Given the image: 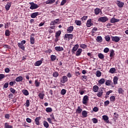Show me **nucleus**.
I'll list each match as a JSON object with an SVG mask.
<instances>
[{
  "label": "nucleus",
  "instance_id": "f257e3e1",
  "mask_svg": "<svg viewBox=\"0 0 128 128\" xmlns=\"http://www.w3.org/2000/svg\"><path fill=\"white\" fill-rule=\"evenodd\" d=\"M29 4L30 5V10H36V8H39L38 5L34 4V2H29Z\"/></svg>",
  "mask_w": 128,
  "mask_h": 128
},
{
  "label": "nucleus",
  "instance_id": "f03ea898",
  "mask_svg": "<svg viewBox=\"0 0 128 128\" xmlns=\"http://www.w3.org/2000/svg\"><path fill=\"white\" fill-rule=\"evenodd\" d=\"M74 38V35L72 34H65L64 36V40H72Z\"/></svg>",
  "mask_w": 128,
  "mask_h": 128
},
{
  "label": "nucleus",
  "instance_id": "7ed1b4c3",
  "mask_svg": "<svg viewBox=\"0 0 128 128\" xmlns=\"http://www.w3.org/2000/svg\"><path fill=\"white\" fill-rule=\"evenodd\" d=\"M88 100H89L88 96L87 95H86L83 97L82 102L83 104L86 105V104L88 102Z\"/></svg>",
  "mask_w": 128,
  "mask_h": 128
},
{
  "label": "nucleus",
  "instance_id": "20e7f679",
  "mask_svg": "<svg viewBox=\"0 0 128 128\" xmlns=\"http://www.w3.org/2000/svg\"><path fill=\"white\" fill-rule=\"evenodd\" d=\"M98 20L102 22H108V18L106 16H102L99 18Z\"/></svg>",
  "mask_w": 128,
  "mask_h": 128
},
{
  "label": "nucleus",
  "instance_id": "39448f33",
  "mask_svg": "<svg viewBox=\"0 0 128 128\" xmlns=\"http://www.w3.org/2000/svg\"><path fill=\"white\" fill-rule=\"evenodd\" d=\"M116 4H117L118 6L120 8H123L124 6V2L118 0H116Z\"/></svg>",
  "mask_w": 128,
  "mask_h": 128
},
{
  "label": "nucleus",
  "instance_id": "423d86ee",
  "mask_svg": "<svg viewBox=\"0 0 128 128\" xmlns=\"http://www.w3.org/2000/svg\"><path fill=\"white\" fill-rule=\"evenodd\" d=\"M103 88H100V90L98 91V92L96 94L98 98H102V94H104V90H102Z\"/></svg>",
  "mask_w": 128,
  "mask_h": 128
},
{
  "label": "nucleus",
  "instance_id": "0eeeda50",
  "mask_svg": "<svg viewBox=\"0 0 128 128\" xmlns=\"http://www.w3.org/2000/svg\"><path fill=\"white\" fill-rule=\"evenodd\" d=\"M111 38L112 42H118L119 40H120V37L116 36H111Z\"/></svg>",
  "mask_w": 128,
  "mask_h": 128
},
{
  "label": "nucleus",
  "instance_id": "6e6552de",
  "mask_svg": "<svg viewBox=\"0 0 128 128\" xmlns=\"http://www.w3.org/2000/svg\"><path fill=\"white\" fill-rule=\"evenodd\" d=\"M68 80V76H62V78L60 80V82H62V84H66V82Z\"/></svg>",
  "mask_w": 128,
  "mask_h": 128
},
{
  "label": "nucleus",
  "instance_id": "1a4fd4ad",
  "mask_svg": "<svg viewBox=\"0 0 128 128\" xmlns=\"http://www.w3.org/2000/svg\"><path fill=\"white\" fill-rule=\"evenodd\" d=\"M78 46H79L78 44H76L73 47L72 50V54H74V52H76V50H78Z\"/></svg>",
  "mask_w": 128,
  "mask_h": 128
},
{
  "label": "nucleus",
  "instance_id": "9d476101",
  "mask_svg": "<svg viewBox=\"0 0 128 128\" xmlns=\"http://www.w3.org/2000/svg\"><path fill=\"white\" fill-rule=\"evenodd\" d=\"M38 16H40V12H35L31 14L30 17L32 18H36Z\"/></svg>",
  "mask_w": 128,
  "mask_h": 128
},
{
  "label": "nucleus",
  "instance_id": "9b49d317",
  "mask_svg": "<svg viewBox=\"0 0 128 128\" xmlns=\"http://www.w3.org/2000/svg\"><path fill=\"white\" fill-rule=\"evenodd\" d=\"M73 31L74 26H70L66 30V32L68 34H72V32Z\"/></svg>",
  "mask_w": 128,
  "mask_h": 128
},
{
  "label": "nucleus",
  "instance_id": "f8f14e48",
  "mask_svg": "<svg viewBox=\"0 0 128 128\" xmlns=\"http://www.w3.org/2000/svg\"><path fill=\"white\" fill-rule=\"evenodd\" d=\"M92 26H94V24L92 22V19H89L88 20L87 22H86V26L88 28H90Z\"/></svg>",
  "mask_w": 128,
  "mask_h": 128
},
{
  "label": "nucleus",
  "instance_id": "ddd939ff",
  "mask_svg": "<svg viewBox=\"0 0 128 128\" xmlns=\"http://www.w3.org/2000/svg\"><path fill=\"white\" fill-rule=\"evenodd\" d=\"M120 22V19H117L114 18H112L110 20L111 24H115V22Z\"/></svg>",
  "mask_w": 128,
  "mask_h": 128
},
{
  "label": "nucleus",
  "instance_id": "4468645a",
  "mask_svg": "<svg viewBox=\"0 0 128 128\" xmlns=\"http://www.w3.org/2000/svg\"><path fill=\"white\" fill-rule=\"evenodd\" d=\"M102 120H104L106 124H109L110 121L108 120V116L104 115L102 116Z\"/></svg>",
  "mask_w": 128,
  "mask_h": 128
},
{
  "label": "nucleus",
  "instance_id": "2eb2a0df",
  "mask_svg": "<svg viewBox=\"0 0 128 128\" xmlns=\"http://www.w3.org/2000/svg\"><path fill=\"white\" fill-rule=\"evenodd\" d=\"M40 117H37L35 118L34 122L36 126H40Z\"/></svg>",
  "mask_w": 128,
  "mask_h": 128
},
{
  "label": "nucleus",
  "instance_id": "dca6fc26",
  "mask_svg": "<svg viewBox=\"0 0 128 128\" xmlns=\"http://www.w3.org/2000/svg\"><path fill=\"white\" fill-rule=\"evenodd\" d=\"M42 64V60H40L36 62L34 64L35 66H40V64Z\"/></svg>",
  "mask_w": 128,
  "mask_h": 128
},
{
  "label": "nucleus",
  "instance_id": "f3484780",
  "mask_svg": "<svg viewBox=\"0 0 128 128\" xmlns=\"http://www.w3.org/2000/svg\"><path fill=\"white\" fill-rule=\"evenodd\" d=\"M55 50L56 52H62L64 50V48L60 46H56Z\"/></svg>",
  "mask_w": 128,
  "mask_h": 128
},
{
  "label": "nucleus",
  "instance_id": "a211bd4d",
  "mask_svg": "<svg viewBox=\"0 0 128 128\" xmlns=\"http://www.w3.org/2000/svg\"><path fill=\"white\" fill-rule=\"evenodd\" d=\"M92 90L94 92H98V86L95 85L92 87Z\"/></svg>",
  "mask_w": 128,
  "mask_h": 128
},
{
  "label": "nucleus",
  "instance_id": "6ab92c4d",
  "mask_svg": "<svg viewBox=\"0 0 128 128\" xmlns=\"http://www.w3.org/2000/svg\"><path fill=\"white\" fill-rule=\"evenodd\" d=\"M10 6H12V4L10 2L7 3L6 6H5V8L6 10H10Z\"/></svg>",
  "mask_w": 128,
  "mask_h": 128
},
{
  "label": "nucleus",
  "instance_id": "aec40b11",
  "mask_svg": "<svg viewBox=\"0 0 128 128\" xmlns=\"http://www.w3.org/2000/svg\"><path fill=\"white\" fill-rule=\"evenodd\" d=\"M56 2V0H47L46 2V4H52Z\"/></svg>",
  "mask_w": 128,
  "mask_h": 128
},
{
  "label": "nucleus",
  "instance_id": "412c9836",
  "mask_svg": "<svg viewBox=\"0 0 128 128\" xmlns=\"http://www.w3.org/2000/svg\"><path fill=\"white\" fill-rule=\"evenodd\" d=\"M98 82L100 86V84H104L106 82V80L104 78H102L98 80Z\"/></svg>",
  "mask_w": 128,
  "mask_h": 128
},
{
  "label": "nucleus",
  "instance_id": "4be33fe9",
  "mask_svg": "<svg viewBox=\"0 0 128 128\" xmlns=\"http://www.w3.org/2000/svg\"><path fill=\"white\" fill-rule=\"evenodd\" d=\"M96 40L98 42H102V36H98Z\"/></svg>",
  "mask_w": 128,
  "mask_h": 128
},
{
  "label": "nucleus",
  "instance_id": "5701e85b",
  "mask_svg": "<svg viewBox=\"0 0 128 128\" xmlns=\"http://www.w3.org/2000/svg\"><path fill=\"white\" fill-rule=\"evenodd\" d=\"M82 48H78L76 52V56H80V54H82Z\"/></svg>",
  "mask_w": 128,
  "mask_h": 128
},
{
  "label": "nucleus",
  "instance_id": "b1692460",
  "mask_svg": "<svg viewBox=\"0 0 128 128\" xmlns=\"http://www.w3.org/2000/svg\"><path fill=\"white\" fill-rule=\"evenodd\" d=\"M118 78L115 76L113 78L114 84H118Z\"/></svg>",
  "mask_w": 128,
  "mask_h": 128
},
{
  "label": "nucleus",
  "instance_id": "393cba45",
  "mask_svg": "<svg viewBox=\"0 0 128 128\" xmlns=\"http://www.w3.org/2000/svg\"><path fill=\"white\" fill-rule=\"evenodd\" d=\"M38 96L40 98V100H44V94L42 92H40L38 94Z\"/></svg>",
  "mask_w": 128,
  "mask_h": 128
},
{
  "label": "nucleus",
  "instance_id": "a878e982",
  "mask_svg": "<svg viewBox=\"0 0 128 128\" xmlns=\"http://www.w3.org/2000/svg\"><path fill=\"white\" fill-rule=\"evenodd\" d=\"M22 92L24 94V96H28V94H30L28 91L26 89L23 90H22Z\"/></svg>",
  "mask_w": 128,
  "mask_h": 128
},
{
  "label": "nucleus",
  "instance_id": "bb28decb",
  "mask_svg": "<svg viewBox=\"0 0 128 128\" xmlns=\"http://www.w3.org/2000/svg\"><path fill=\"white\" fill-rule=\"evenodd\" d=\"M24 80V78L22 76H19L16 78V81L17 82H22Z\"/></svg>",
  "mask_w": 128,
  "mask_h": 128
},
{
  "label": "nucleus",
  "instance_id": "cd10ccee",
  "mask_svg": "<svg viewBox=\"0 0 128 128\" xmlns=\"http://www.w3.org/2000/svg\"><path fill=\"white\" fill-rule=\"evenodd\" d=\"M82 112V109L81 108L80 106H78L76 110V113L80 114Z\"/></svg>",
  "mask_w": 128,
  "mask_h": 128
},
{
  "label": "nucleus",
  "instance_id": "c85d7f7f",
  "mask_svg": "<svg viewBox=\"0 0 128 128\" xmlns=\"http://www.w3.org/2000/svg\"><path fill=\"white\" fill-rule=\"evenodd\" d=\"M94 12L95 14L98 15L100 14V9L97 8L94 10Z\"/></svg>",
  "mask_w": 128,
  "mask_h": 128
},
{
  "label": "nucleus",
  "instance_id": "c756f323",
  "mask_svg": "<svg viewBox=\"0 0 128 128\" xmlns=\"http://www.w3.org/2000/svg\"><path fill=\"white\" fill-rule=\"evenodd\" d=\"M60 34H62V31L58 30L56 32L55 38H60Z\"/></svg>",
  "mask_w": 128,
  "mask_h": 128
},
{
  "label": "nucleus",
  "instance_id": "7c9ffc66",
  "mask_svg": "<svg viewBox=\"0 0 128 128\" xmlns=\"http://www.w3.org/2000/svg\"><path fill=\"white\" fill-rule=\"evenodd\" d=\"M4 126V128H12V126L10 125L8 122H6Z\"/></svg>",
  "mask_w": 128,
  "mask_h": 128
},
{
  "label": "nucleus",
  "instance_id": "2f4dec72",
  "mask_svg": "<svg viewBox=\"0 0 128 128\" xmlns=\"http://www.w3.org/2000/svg\"><path fill=\"white\" fill-rule=\"evenodd\" d=\"M43 124L44 128H48V127L50 126V124H48V122L46 121H44Z\"/></svg>",
  "mask_w": 128,
  "mask_h": 128
},
{
  "label": "nucleus",
  "instance_id": "473e14b6",
  "mask_svg": "<svg viewBox=\"0 0 128 128\" xmlns=\"http://www.w3.org/2000/svg\"><path fill=\"white\" fill-rule=\"evenodd\" d=\"M5 36H10V31L9 30H6L5 31Z\"/></svg>",
  "mask_w": 128,
  "mask_h": 128
},
{
  "label": "nucleus",
  "instance_id": "72a5a7b5",
  "mask_svg": "<svg viewBox=\"0 0 128 128\" xmlns=\"http://www.w3.org/2000/svg\"><path fill=\"white\" fill-rule=\"evenodd\" d=\"M18 48H21V50H24V46L23 44H20V43L18 42Z\"/></svg>",
  "mask_w": 128,
  "mask_h": 128
},
{
  "label": "nucleus",
  "instance_id": "f704fd0d",
  "mask_svg": "<svg viewBox=\"0 0 128 128\" xmlns=\"http://www.w3.org/2000/svg\"><path fill=\"white\" fill-rule=\"evenodd\" d=\"M50 60L52 62H54L56 60V56L55 55L52 54L50 56Z\"/></svg>",
  "mask_w": 128,
  "mask_h": 128
},
{
  "label": "nucleus",
  "instance_id": "c9c22d12",
  "mask_svg": "<svg viewBox=\"0 0 128 128\" xmlns=\"http://www.w3.org/2000/svg\"><path fill=\"white\" fill-rule=\"evenodd\" d=\"M82 116L84 118H86L88 116V112L86 110H83L82 112Z\"/></svg>",
  "mask_w": 128,
  "mask_h": 128
},
{
  "label": "nucleus",
  "instance_id": "e433bc0d",
  "mask_svg": "<svg viewBox=\"0 0 128 128\" xmlns=\"http://www.w3.org/2000/svg\"><path fill=\"white\" fill-rule=\"evenodd\" d=\"M98 57L99 58H100V60H104V56L102 53L98 54Z\"/></svg>",
  "mask_w": 128,
  "mask_h": 128
},
{
  "label": "nucleus",
  "instance_id": "4c0bfd02",
  "mask_svg": "<svg viewBox=\"0 0 128 128\" xmlns=\"http://www.w3.org/2000/svg\"><path fill=\"white\" fill-rule=\"evenodd\" d=\"M30 42L31 44H34V38L30 36Z\"/></svg>",
  "mask_w": 128,
  "mask_h": 128
},
{
  "label": "nucleus",
  "instance_id": "58836bf2",
  "mask_svg": "<svg viewBox=\"0 0 128 128\" xmlns=\"http://www.w3.org/2000/svg\"><path fill=\"white\" fill-rule=\"evenodd\" d=\"M110 101L112 102H116V96H110Z\"/></svg>",
  "mask_w": 128,
  "mask_h": 128
},
{
  "label": "nucleus",
  "instance_id": "ea45409f",
  "mask_svg": "<svg viewBox=\"0 0 128 128\" xmlns=\"http://www.w3.org/2000/svg\"><path fill=\"white\" fill-rule=\"evenodd\" d=\"M34 84H35V86H36V88H38V86H40V82H38V80H35Z\"/></svg>",
  "mask_w": 128,
  "mask_h": 128
},
{
  "label": "nucleus",
  "instance_id": "a19ab883",
  "mask_svg": "<svg viewBox=\"0 0 128 128\" xmlns=\"http://www.w3.org/2000/svg\"><path fill=\"white\" fill-rule=\"evenodd\" d=\"M96 76L98 78H100V76H102V72H100V70H97L96 72Z\"/></svg>",
  "mask_w": 128,
  "mask_h": 128
},
{
  "label": "nucleus",
  "instance_id": "79ce46f5",
  "mask_svg": "<svg viewBox=\"0 0 128 128\" xmlns=\"http://www.w3.org/2000/svg\"><path fill=\"white\" fill-rule=\"evenodd\" d=\"M112 84V82L110 80H107L105 84L106 86H110V84Z\"/></svg>",
  "mask_w": 128,
  "mask_h": 128
},
{
  "label": "nucleus",
  "instance_id": "37998d69",
  "mask_svg": "<svg viewBox=\"0 0 128 128\" xmlns=\"http://www.w3.org/2000/svg\"><path fill=\"white\" fill-rule=\"evenodd\" d=\"M114 56V50H112L110 52V58H112V56Z\"/></svg>",
  "mask_w": 128,
  "mask_h": 128
},
{
  "label": "nucleus",
  "instance_id": "c03bdc74",
  "mask_svg": "<svg viewBox=\"0 0 128 128\" xmlns=\"http://www.w3.org/2000/svg\"><path fill=\"white\" fill-rule=\"evenodd\" d=\"M58 72H53L52 76L54 78H58Z\"/></svg>",
  "mask_w": 128,
  "mask_h": 128
},
{
  "label": "nucleus",
  "instance_id": "a18cd8bd",
  "mask_svg": "<svg viewBox=\"0 0 128 128\" xmlns=\"http://www.w3.org/2000/svg\"><path fill=\"white\" fill-rule=\"evenodd\" d=\"M124 90L122 88H118V94H124Z\"/></svg>",
  "mask_w": 128,
  "mask_h": 128
},
{
  "label": "nucleus",
  "instance_id": "49530a36",
  "mask_svg": "<svg viewBox=\"0 0 128 128\" xmlns=\"http://www.w3.org/2000/svg\"><path fill=\"white\" fill-rule=\"evenodd\" d=\"M8 88V82H6L3 86V90H6V88Z\"/></svg>",
  "mask_w": 128,
  "mask_h": 128
},
{
  "label": "nucleus",
  "instance_id": "de8ad7c7",
  "mask_svg": "<svg viewBox=\"0 0 128 128\" xmlns=\"http://www.w3.org/2000/svg\"><path fill=\"white\" fill-rule=\"evenodd\" d=\"M75 24H76V26H82V21L78 20H76Z\"/></svg>",
  "mask_w": 128,
  "mask_h": 128
},
{
  "label": "nucleus",
  "instance_id": "09e8293b",
  "mask_svg": "<svg viewBox=\"0 0 128 128\" xmlns=\"http://www.w3.org/2000/svg\"><path fill=\"white\" fill-rule=\"evenodd\" d=\"M46 112H52V108H46Z\"/></svg>",
  "mask_w": 128,
  "mask_h": 128
},
{
  "label": "nucleus",
  "instance_id": "8fccbe9b",
  "mask_svg": "<svg viewBox=\"0 0 128 128\" xmlns=\"http://www.w3.org/2000/svg\"><path fill=\"white\" fill-rule=\"evenodd\" d=\"M110 74H114L116 72V68H112L110 70Z\"/></svg>",
  "mask_w": 128,
  "mask_h": 128
},
{
  "label": "nucleus",
  "instance_id": "3c124183",
  "mask_svg": "<svg viewBox=\"0 0 128 128\" xmlns=\"http://www.w3.org/2000/svg\"><path fill=\"white\" fill-rule=\"evenodd\" d=\"M60 94H62V96H64V94H66V90L65 89H62L61 90Z\"/></svg>",
  "mask_w": 128,
  "mask_h": 128
},
{
  "label": "nucleus",
  "instance_id": "603ef678",
  "mask_svg": "<svg viewBox=\"0 0 128 128\" xmlns=\"http://www.w3.org/2000/svg\"><path fill=\"white\" fill-rule=\"evenodd\" d=\"M25 104V106H26V108H28V106H30V100H26Z\"/></svg>",
  "mask_w": 128,
  "mask_h": 128
},
{
  "label": "nucleus",
  "instance_id": "864d4df0",
  "mask_svg": "<svg viewBox=\"0 0 128 128\" xmlns=\"http://www.w3.org/2000/svg\"><path fill=\"white\" fill-rule=\"evenodd\" d=\"M10 92H12V94H16V90H14V88H10Z\"/></svg>",
  "mask_w": 128,
  "mask_h": 128
},
{
  "label": "nucleus",
  "instance_id": "5fc2aeb1",
  "mask_svg": "<svg viewBox=\"0 0 128 128\" xmlns=\"http://www.w3.org/2000/svg\"><path fill=\"white\" fill-rule=\"evenodd\" d=\"M105 40L106 42H110V36L108 35L105 36Z\"/></svg>",
  "mask_w": 128,
  "mask_h": 128
},
{
  "label": "nucleus",
  "instance_id": "6e6d98bb",
  "mask_svg": "<svg viewBox=\"0 0 128 128\" xmlns=\"http://www.w3.org/2000/svg\"><path fill=\"white\" fill-rule=\"evenodd\" d=\"M80 47L81 48H86V44H82L80 46Z\"/></svg>",
  "mask_w": 128,
  "mask_h": 128
},
{
  "label": "nucleus",
  "instance_id": "4d7b16f0",
  "mask_svg": "<svg viewBox=\"0 0 128 128\" xmlns=\"http://www.w3.org/2000/svg\"><path fill=\"white\" fill-rule=\"evenodd\" d=\"M110 104V101L109 100H106L104 102V106H108Z\"/></svg>",
  "mask_w": 128,
  "mask_h": 128
},
{
  "label": "nucleus",
  "instance_id": "13d9d810",
  "mask_svg": "<svg viewBox=\"0 0 128 128\" xmlns=\"http://www.w3.org/2000/svg\"><path fill=\"white\" fill-rule=\"evenodd\" d=\"M66 2V0H62L60 6H64Z\"/></svg>",
  "mask_w": 128,
  "mask_h": 128
},
{
  "label": "nucleus",
  "instance_id": "bf43d9fd",
  "mask_svg": "<svg viewBox=\"0 0 128 128\" xmlns=\"http://www.w3.org/2000/svg\"><path fill=\"white\" fill-rule=\"evenodd\" d=\"M104 52H105V54H108V52H110V49L108 48H106L104 49Z\"/></svg>",
  "mask_w": 128,
  "mask_h": 128
},
{
  "label": "nucleus",
  "instance_id": "052dcab7",
  "mask_svg": "<svg viewBox=\"0 0 128 128\" xmlns=\"http://www.w3.org/2000/svg\"><path fill=\"white\" fill-rule=\"evenodd\" d=\"M92 121L94 124H96L98 122V119L96 118H93L92 119Z\"/></svg>",
  "mask_w": 128,
  "mask_h": 128
},
{
  "label": "nucleus",
  "instance_id": "680f3d73",
  "mask_svg": "<svg viewBox=\"0 0 128 128\" xmlns=\"http://www.w3.org/2000/svg\"><path fill=\"white\" fill-rule=\"evenodd\" d=\"M52 52V50L48 49L47 50H45L44 52H46V54H50Z\"/></svg>",
  "mask_w": 128,
  "mask_h": 128
},
{
  "label": "nucleus",
  "instance_id": "e2e57ef3",
  "mask_svg": "<svg viewBox=\"0 0 128 128\" xmlns=\"http://www.w3.org/2000/svg\"><path fill=\"white\" fill-rule=\"evenodd\" d=\"M98 30V28L96 27H94L92 30V34H94V32H96Z\"/></svg>",
  "mask_w": 128,
  "mask_h": 128
},
{
  "label": "nucleus",
  "instance_id": "0e129e2a",
  "mask_svg": "<svg viewBox=\"0 0 128 128\" xmlns=\"http://www.w3.org/2000/svg\"><path fill=\"white\" fill-rule=\"evenodd\" d=\"M93 110L95 112H98V108L97 106H95Z\"/></svg>",
  "mask_w": 128,
  "mask_h": 128
},
{
  "label": "nucleus",
  "instance_id": "69168bd1",
  "mask_svg": "<svg viewBox=\"0 0 128 128\" xmlns=\"http://www.w3.org/2000/svg\"><path fill=\"white\" fill-rule=\"evenodd\" d=\"M50 116L52 118V120H54V122H56V120L54 119V114H51L50 115Z\"/></svg>",
  "mask_w": 128,
  "mask_h": 128
},
{
  "label": "nucleus",
  "instance_id": "338daca9",
  "mask_svg": "<svg viewBox=\"0 0 128 128\" xmlns=\"http://www.w3.org/2000/svg\"><path fill=\"white\" fill-rule=\"evenodd\" d=\"M54 24H56V21H52L50 23V26H54Z\"/></svg>",
  "mask_w": 128,
  "mask_h": 128
},
{
  "label": "nucleus",
  "instance_id": "774afa93",
  "mask_svg": "<svg viewBox=\"0 0 128 128\" xmlns=\"http://www.w3.org/2000/svg\"><path fill=\"white\" fill-rule=\"evenodd\" d=\"M112 90H110L106 92V96H110V94H112Z\"/></svg>",
  "mask_w": 128,
  "mask_h": 128
}]
</instances>
